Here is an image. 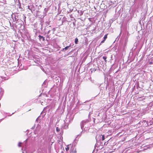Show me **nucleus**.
Masks as SVG:
<instances>
[{
	"label": "nucleus",
	"instance_id": "obj_9",
	"mask_svg": "<svg viewBox=\"0 0 153 153\" xmlns=\"http://www.w3.org/2000/svg\"><path fill=\"white\" fill-rule=\"evenodd\" d=\"M105 40L103 39L102 41L100 43V45H102L103 43H104L105 42Z\"/></svg>",
	"mask_w": 153,
	"mask_h": 153
},
{
	"label": "nucleus",
	"instance_id": "obj_3",
	"mask_svg": "<svg viewBox=\"0 0 153 153\" xmlns=\"http://www.w3.org/2000/svg\"><path fill=\"white\" fill-rule=\"evenodd\" d=\"M78 42V39H77V38H75V41H74L75 43L76 44H77Z\"/></svg>",
	"mask_w": 153,
	"mask_h": 153
},
{
	"label": "nucleus",
	"instance_id": "obj_6",
	"mask_svg": "<svg viewBox=\"0 0 153 153\" xmlns=\"http://www.w3.org/2000/svg\"><path fill=\"white\" fill-rule=\"evenodd\" d=\"M105 139V135H102V140L103 141Z\"/></svg>",
	"mask_w": 153,
	"mask_h": 153
},
{
	"label": "nucleus",
	"instance_id": "obj_2",
	"mask_svg": "<svg viewBox=\"0 0 153 153\" xmlns=\"http://www.w3.org/2000/svg\"><path fill=\"white\" fill-rule=\"evenodd\" d=\"M71 45L70 44L69 46H66V47H65L63 49V50L65 49V50H67L69 48L71 47Z\"/></svg>",
	"mask_w": 153,
	"mask_h": 153
},
{
	"label": "nucleus",
	"instance_id": "obj_4",
	"mask_svg": "<svg viewBox=\"0 0 153 153\" xmlns=\"http://www.w3.org/2000/svg\"><path fill=\"white\" fill-rule=\"evenodd\" d=\"M102 58L104 60L105 62H106L107 60H106V59L107 58V57H105V56H103Z\"/></svg>",
	"mask_w": 153,
	"mask_h": 153
},
{
	"label": "nucleus",
	"instance_id": "obj_8",
	"mask_svg": "<svg viewBox=\"0 0 153 153\" xmlns=\"http://www.w3.org/2000/svg\"><path fill=\"white\" fill-rule=\"evenodd\" d=\"M68 145L67 147L65 148V150L66 151H68L69 150V148L68 147Z\"/></svg>",
	"mask_w": 153,
	"mask_h": 153
},
{
	"label": "nucleus",
	"instance_id": "obj_5",
	"mask_svg": "<svg viewBox=\"0 0 153 153\" xmlns=\"http://www.w3.org/2000/svg\"><path fill=\"white\" fill-rule=\"evenodd\" d=\"M107 38V34H106L103 37L104 40H105Z\"/></svg>",
	"mask_w": 153,
	"mask_h": 153
},
{
	"label": "nucleus",
	"instance_id": "obj_1",
	"mask_svg": "<svg viewBox=\"0 0 153 153\" xmlns=\"http://www.w3.org/2000/svg\"><path fill=\"white\" fill-rule=\"evenodd\" d=\"M39 39L40 40H41V39H42V41H44L45 40V37H44L43 36H41L39 35Z\"/></svg>",
	"mask_w": 153,
	"mask_h": 153
},
{
	"label": "nucleus",
	"instance_id": "obj_10",
	"mask_svg": "<svg viewBox=\"0 0 153 153\" xmlns=\"http://www.w3.org/2000/svg\"><path fill=\"white\" fill-rule=\"evenodd\" d=\"M21 144H22V143H18V146L19 147H21Z\"/></svg>",
	"mask_w": 153,
	"mask_h": 153
},
{
	"label": "nucleus",
	"instance_id": "obj_7",
	"mask_svg": "<svg viewBox=\"0 0 153 153\" xmlns=\"http://www.w3.org/2000/svg\"><path fill=\"white\" fill-rule=\"evenodd\" d=\"M60 131L59 128L58 127H57L56 128V131L57 132H59Z\"/></svg>",
	"mask_w": 153,
	"mask_h": 153
}]
</instances>
